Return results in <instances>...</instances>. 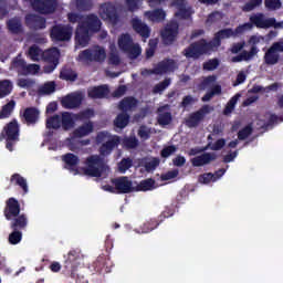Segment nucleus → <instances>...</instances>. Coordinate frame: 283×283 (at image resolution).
I'll return each instance as SVG.
<instances>
[{"label":"nucleus","instance_id":"nucleus-64","mask_svg":"<svg viewBox=\"0 0 283 283\" xmlns=\"http://www.w3.org/2000/svg\"><path fill=\"white\" fill-rule=\"evenodd\" d=\"M107 56V54L105 53V49H98L93 51V61H105V57Z\"/></svg>","mask_w":283,"mask_h":283},{"label":"nucleus","instance_id":"nucleus-9","mask_svg":"<svg viewBox=\"0 0 283 283\" xmlns=\"http://www.w3.org/2000/svg\"><path fill=\"white\" fill-rule=\"evenodd\" d=\"M99 17L104 21H108L112 25H118L120 21V15H118V9L112 2H106L99 7Z\"/></svg>","mask_w":283,"mask_h":283},{"label":"nucleus","instance_id":"nucleus-26","mask_svg":"<svg viewBox=\"0 0 283 283\" xmlns=\"http://www.w3.org/2000/svg\"><path fill=\"white\" fill-rule=\"evenodd\" d=\"M120 145V137L115 135L99 147L101 156H109Z\"/></svg>","mask_w":283,"mask_h":283},{"label":"nucleus","instance_id":"nucleus-30","mask_svg":"<svg viewBox=\"0 0 283 283\" xmlns=\"http://www.w3.org/2000/svg\"><path fill=\"white\" fill-rule=\"evenodd\" d=\"M10 227L12 231H23L28 227V217L25 214L13 217Z\"/></svg>","mask_w":283,"mask_h":283},{"label":"nucleus","instance_id":"nucleus-15","mask_svg":"<svg viewBox=\"0 0 283 283\" xmlns=\"http://www.w3.org/2000/svg\"><path fill=\"white\" fill-rule=\"evenodd\" d=\"M24 22L29 30L38 32L39 30H45L48 28V20L39 14L29 13L24 18Z\"/></svg>","mask_w":283,"mask_h":283},{"label":"nucleus","instance_id":"nucleus-61","mask_svg":"<svg viewBox=\"0 0 283 283\" xmlns=\"http://www.w3.org/2000/svg\"><path fill=\"white\" fill-rule=\"evenodd\" d=\"M40 92H41L42 94H54V92H56V83H54V82L45 83V84L41 87Z\"/></svg>","mask_w":283,"mask_h":283},{"label":"nucleus","instance_id":"nucleus-54","mask_svg":"<svg viewBox=\"0 0 283 283\" xmlns=\"http://www.w3.org/2000/svg\"><path fill=\"white\" fill-rule=\"evenodd\" d=\"M112 138H114V136H112V134H109L108 132H99L96 135V144L97 145H103L105 143H107V140H112Z\"/></svg>","mask_w":283,"mask_h":283},{"label":"nucleus","instance_id":"nucleus-16","mask_svg":"<svg viewBox=\"0 0 283 283\" xmlns=\"http://www.w3.org/2000/svg\"><path fill=\"white\" fill-rule=\"evenodd\" d=\"M211 112V107L209 105H203L199 111L191 113L188 118H186V126L190 129L193 127H198L202 120H205V116Z\"/></svg>","mask_w":283,"mask_h":283},{"label":"nucleus","instance_id":"nucleus-41","mask_svg":"<svg viewBox=\"0 0 283 283\" xmlns=\"http://www.w3.org/2000/svg\"><path fill=\"white\" fill-rule=\"evenodd\" d=\"M154 185H156V180H154L151 178L142 180L135 187V191H151V189H154Z\"/></svg>","mask_w":283,"mask_h":283},{"label":"nucleus","instance_id":"nucleus-22","mask_svg":"<svg viewBox=\"0 0 283 283\" xmlns=\"http://www.w3.org/2000/svg\"><path fill=\"white\" fill-rule=\"evenodd\" d=\"M213 160H218V155L216 153H203L193 157L190 163L192 167H205V165H209L213 163Z\"/></svg>","mask_w":283,"mask_h":283},{"label":"nucleus","instance_id":"nucleus-38","mask_svg":"<svg viewBox=\"0 0 283 283\" xmlns=\"http://www.w3.org/2000/svg\"><path fill=\"white\" fill-rule=\"evenodd\" d=\"M163 109H165V106H160L157 112L159 113L157 116V123L158 125H160L161 127H165L167 125H170L172 117L171 114L169 112L166 113H161Z\"/></svg>","mask_w":283,"mask_h":283},{"label":"nucleus","instance_id":"nucleus-63","mask_svg":"<svg viewBox=\"0 0 283 283\" xmlns=\"http://www.w3.org/2000/svg\"><path fill=\"white\" fill-rule=\"evenodd\" d=\"M78 59L80 61H94V52H92L90 49H86L78 54Z\"/></svg>","mask_w":283,"mask_h":283},{"label":"nucleus","instance_id":"nucleus-19","mask_svg":"<svg viewBox=\"0 0 283 283\" xmlns=\"http://www.w3.org/2000/svg\"><path fill=\"white\" fill-rule=\"evenodd\" d=\"M250 23L260 30H269L274 23V20L266 18L264 13H255L250 17Z\"/></svg>","mask_w":283,"mask_h":283},{"label":"nucleus","instance_id":"nucleus-43","mask_svg":"<svg viewBox=\"0 0 283 283\" xmlns=\"http://www.w3.org/2000/svg\"><path fill=\"white\" fill-rule=\"evenodd\" d=\"M14 105H17V103L14 101H10L9 103L2 106V109L0 112L1 120H3V118H10L12 112H14Z\"/></svg>","mask_w":283,"mask_h":283},{"label":"nucleus","instance_id":"nucleus-60","mask_svg":"<svg viewBox=\"0 0 283 283\" xmlns=\"http://www.w3.org/2000/svg\"><path fill=\"white\" fill-rule=\"evenodd\" d=\"M217 178L216 175H213V172H206L201 176H199V182H201L202 185H209V182H216Z\"/></svg>","mask_w":283,"mask_h":283},{"label":"nucleus","instance_id":"nucleus-50","mask_svg":"<svg viewBox=\"0 0 283 283\" xmlns=\"http://www.w3.org/2000/svg\"><path fill=\"white\" fill-rule=\"evenodd\" d=\"M94 116V109L86 108L84 111H81L80 113L74 115L75 120H88V118H92Z\"/></svg>","mask_w":283,"mask_h":283},{"label":"nucleus","instance_id":"nucleus-3","mask_svg":"<svg viewBox=\"0 0 283 283\" xmlns=\"http://www.w3.org/2000/svg\"><path fill=\"white\" fill-rule=\"evenodd\" d=\"M83 168L84 175L91 178H102L105 171L109 170V167L105 165V160L98 155H91L85 160Z\"/></svg>","mask_w":283,"mask_h":283},{"label":"nucleus","instance_id":"nucleus-25","mask_svg":"<svg viewBox=\"0 0 283 283\" xmlns=\"http://www.w3.org/2000/svg\"><path fill=\"white\" fill-rule=\"evenodd\" d=\"M62 161L64 163V169L78 174V168H76L78 167V163H81L78 156L74 155L73 153H67L62 156Z\"/></svg>","mask_w":283,"mask_h":283},{"label":"nucleus","instance_id":"nucleus-49","mask_svg":"<svg viewBox=\"0 0 283 283\" xmlns=\"http://www.w3.org/2000/svg\"><path fill=\"white\" fill-rule=\"evenodd\" d=\"M123 147L126 149H136L138 147V138L134 137H125L122 142Z\"/></svg>","mask_w":283,"mask_h":283},{"label":"nucleus","instance_id":"nucleus-11","mask_svg":"<svg viewBox=\"0 0 283 283\" xmlns=\"http://www.w3.org/2000/svg\"><path fill=\"white\" fill-rule=\"evenodd\" d=\"M176 71V61L174 59H164L154 69H146V74H155L156 76H163L168 72Z\"/></svg>","mask_w":283,"mask_h":283},{"label":"nucleus","instance_id":"nucleus-58","mask_svg":"<svg viewBox=\"0 0 283 283\" xmlns=\"http://www.w3.org/2000/svg\"><path fill=\"white\" fill-rule=\"evenodd\" d=\"M176 151H178V147H176L174 145L166 146L161 149L160 156H161V158H169V156H174V154H176Z\"/></svg>","mask_w":283,"mask_h":283},{"label":"nucleus","instance_id":"nucleus-56","mask_svg":"<svg viewBox=\"0 0 283 283\" xmlns=\"http://www.w3.org/2000/svg\"><path fill=\"white\" fill-rule=\"evenodd\" d=\"M224 145H227V139L220 138L212 146L211 143H209L208 146L203 149V151H206V149H209V147L211 151H220V149H222Z\"/></svg>","mask_w":283,"mask_h":283},{"label":"nucleus","instance_id":"nucleus-51","mask_svg":"<svg viewBox=\"0 0 283 283\" xmlns=\"http://www.w3.org/2000/svg\"><path fill=\"white\" fill-rule=\"evenodd\" d=\"M219 66H220V60L216 57L208 60L202 65L203 70H206L207 72H213V70H218Z\"/></svg>","mask_w":283,"mask_h":283},{"label":"nucleus","instance_id":"nucleus-10","mask_svg":"<svg viewBox=\"0 0 283 283\" xmlns=\"http://www.w3.org/2000/svg\"><path fill=\"white\" fill-rule=\"evenodd\" d=\"M61 56V51L56 48L49 49L42 53V59L45 63H49L44 66V72L46 74H52L53 70H56L59 65V57Z\"/></svg>","mask_w":283,"mask_h":283},{"label":"nucleus","instance_id":"nucleus-23","mask_svg":"<svg viewBox=\"0 0 283 283\" xmlns=\"http://www.w3.org/2000/svg\"><path fill=\"white\" fill-rule=\"evenodd\" d=\"M138 167H144L147 174H151V171H156L158 167H160V158L158 157H144L138 159Z\"/></svg>","mask_w":283,"mask_h":283},{"label":"nucleus","instance_id":"nucleus-5","mask_svg":"<svg viewBox=\"0 0 283 283\" xmlns=\"http://www.w3.org/2000/svg\"><path fill=\"white\" fill-rule=\"evenodd\" d=\"M21 134V127L17 119H12L3 127L0 138L3 137L7 140L6 148L9 151H14V146L19 143V136Z\"/></svg>","mask_w":283,"mask_h":283},{"label":"nucleus","instance_id":"nucleus-13","mask_svg":"<svg viewBox=\"0 0 283 283\" xmlns=\"http://www.w3.org/2000/svg\"><path fill=\"white\" fill-rule=\"evenodd\" d=\"M31 6L39 14H54L56 12V0H32Z\"/></svg>","mask_w":283,"mask_h":283},{"label":"nucleus","instance_id":"nucleus-34","mask_svg":"<svg viewBox=\"0 0 283 283\" xmlns=\"http://www.w3.org/2000/svg\"><path fill=\"white\" fill-rule=\"evenodd\" d=\"M7 28L11 34H22L23 24L19 18H12L7 21Z\"/></svg>","mask_w":283,"mask_h":283},{"label":"nucleus","instance_id":"nucleus-59","mask_svg":"<svg viewBox=\"0 0 283 283\" xmlns=\"http://www.w3.org/2000/svg\"><path fill=\"white\" fill-rule=\"evenodd\" d=\"M76 8L82 12H87L92 10V0H76Z\"/></svg>","mask_w":283,"mask_h":283},{"label":"nucleus","instance_id":"nucleus-6","mask_svg":"<svg viewBox=\"0 0 283 283\" xmlns=\"http://www.w3.org/2000/svg\"><path fill=\"white\" fill-rule=\"evenodd\" d=\"M80 260H81V254L76 250H71L67 253V256L64 261L65 273L66 275H69V277H72L73 280H75L76 283H87V281H85L83 276L81 281V276H78V274L76 273L81 264V262H78Z\"/></svg>","mask_w":283,"mask_h":283},{"label":"nucleus","instance_id":"nucleus-28","mask_svg":"<svg viewBox=\"0 0 283 283\" xmlns=\"http://www.w3.org/2000/svg\"><path fill=\"white\" fill-rule=\"evenodd\" d=\"M96 273H109V258L105 254L97 256L96 261L93 263Z\"/></svg>","mask_w":283,"mask_h":283},{"label":"nucleus","instance_id":"nucleus-52","mask_svg":"<svg viewBox=\"0 0 283 283\" xmlns=\"http://www.w3.org/2000/svg\"><path fill=\"white\" fill-rule=\"evenodd\" d=\"M21 240H23V232H21L20 230H13L9 234V244H19Z\"/></svg>","mask_w":283,"mask_h":283},{"label":"nucleus","instance_id":"nucleus-2","mask_svg":"<svg viewBox=\"0 0 283 283\" xmlns=\"http://www.w3.org/2000/svg\"><path fill=\"white\" fill-rule=\"evenodd\" d=\"M101 19L98 15L91 13L86 15L78 24L75 30V42L81 48H86L90 44V39L92 34H96V32H101Z\"/></svg>","mask_w":283,"mask_h":283},{"label":"nucleus","instance_id":"nucleus-55","mask_svg":"<svg viewBox=\"0 0 283 283\" xmlns=\"http://www.w3.org/2000/svg\"><path fill=\"white\" fill-rule=\"evenodd\" d=\"M262 6V0H250L242 7V12H252L255 8Z\"/></svg>","mask_w":283,"mask_h":283},{"label":"nucleus","instance_id":"nucleus-33","mask_svg":"<svg viewBox=\"0 0 283 283\" xmlns=\"http://www.w3.org/2000/svg\"><path fill=\"white\" fill-rule=\"evenodd\" d=\"M138 105V99L135 97H125L119 102L118 108L120 112L127 114V112H132Z\"/></svg>","mask_w":283,"mask_h":283},{"label":"nucleus","instance_id":"nucleus-45","mask_svg":"<svg viewBox=\"0 0 283 283\" xmlns=\"http://www.w3.org/2000/svg\"><path fill=\"white\" fill-rule=\"evenodd\" d=\"M118 171L119 174H126L128 169H132L134 167V160L129 157L123 158L118 164Z\"/></svg>","mask_w":283,"mask_h":283},{"label":"nucleus","instance_id":"nucleus-14","mask_svg":"<svg viewBox=\"0 0 283 283\" xmlns=\"http://www.w3.org/2000/svg\"><path fill=\"white\" fill-rule=\"evenodd\" d=\"M180 25L178 22L174 21L168 23L161 31V41L164 45H174V42L178 38V30Z\"/></svg>","mask_w":283,"mask_h":283},{"label":"nucleus","instance_id":"nucleus-4","mask_svg":"<svg viewBox=\"0 0 283 283\" xmlns=\"http://www.w3.org/2000/svg\"><path fill=\"white\" fill-rule=\"evenodd\" d=\"M46 129H62L70 132L74 127V118L70 112H63L61 115L55 114L46 118Z\"/></svg>","mask_w":283,"mask_h":283},{"label":"nucleus","instance_id":"nucleus-27","mask_svg":"<svg viewBox=\"0 0 283 283\" xmlns=\"http://www.w3.org/2000/svg\"><path fill=\"white\" fill-rule=\"evenodd\" d=\"M88 98H107L109 96V87L107 85L93 86L87 90Z\"/></svg>","mask_w":283,"mask_h":283},{"label":"nucleus","instance_id":"nucleus-37","mask_svg":"<svg viewBox=\"0 0 283 283\" xmlns=\"http://www.w3.org/2000/svg\"><path fill=\"white\" fill-rule=\"evenodd\" d=\"M11 185H14L15 187H20L22 189L23 193H28V180L23 178L20 174H13L10 178Z\"/></svg>","mask_w":283,"mask_h":283},{"label":"nucleus","instance_id":"nucleus-36","mask_svg":"<svg viewBox=\"0 0 283 283\" xmlns=\"http://www.w3.org/2000/svg\"><path fill=\"white\" fill-rule=\"evenodd\" d=\"M160 224H163V222L160 221V219L157 218H153L149 219L148 221L144 222L140 226V231L142 233H151V231H154V229H158V227H160Z\"/></svg>","mask_w":283,"mask_h":283},{"label":"nucleus","instance_id":"nucleus-24","mask_svg":"<svg viewBox=\"0 0 283 283\" xmlns=\"http://www.w3.org/2000/svg\"><path fill=\"white\" fill-rule=\"evenodd\" d=\"M22 117L25 124L36 125L39 123V118H41V111L34 106L27 107L22 114Z\"/></svg>","mask_w":283,"mask_h":283},{"label":"nucleus","instance_id":"nucleus-62","mask_svg":"<svg viewBox=\"0 0 283 283\" xmlns=\"http://www.w3.org/2000/svg\"><path fill=\"white\" fill-rule=\"evenodd\" d=\"M264 3L268 10H280L282 8L281 0H265Z\"/></svg>","mask_w":283,"mask_h":283},{"label":"nucleus","instance_id":"nucleus-31","mask_svg":"<svg viewBox=\"0 0 283 283\" xmlns=\"http://www.w3.org/2000/svg\"><path fill=\"white\" fill-rule=\"evenodd\" d=\"M145 17L153 21V23H163V21L167 18V13L163 9H155L153 11H146Z\"/></svg>","mask_w":283,"mask_h":283},{"label":"nucleus","instance_id":"nucleus-44","mask_svg":"<svg viewBox=\"0 0 283 283\" xmlns=\"http://www.w3.org/2000/svg\"><path fill=\"white\" fill-rule=\"evenodd\" d=\"M191 14H193V9L191 7H182L181 9H178V11L175 13V17L177 19H182L184 21H188V19H191Z\"/></svg>","mask_w":283,"mask_h":283},{"label":"nucleus","instance_id":"nucleus-53","mask_svg":"<svg viewBox=\"0 0 283 283\" xmlns=\"http://www.w3.org/2000/svg\"><path fill=\"white\" fill-rule=\"evenodd\" d=\"M253 134V126L247 125L238 133L239 140H247Z\"/></svg>","mask_w":283,"mask_h":283},{"label":"nucleus","instance_id":"nucleus-1","mask_svg":"<svg viewBox=\"0 0 283 283\" xmlns=\"http://www.w3.org/2000/svg\"><path fill=\"white\" fill-rule=\"evenodd\" d=\"M231 36H235L233 29L219 30L211 41L208 42L206 39H200L196 42H192L182 50L181 54L182 56H186V59L198 61L200 56H205V54H211L214 48H220V45H222V40L231 39Z\"/></svg>","mask_w":283,"mask_h":283},{"label":"nucleus","instance_id":"nucleus-20","mask_svg":"<svg viewBox=\"0 0 283 283\" xmlns=\"http://www.w3.org/2000/svg\"><path fill=\"white\" fill-rule=\"evenodd\" d=\"M130 24L133 30L142 36V39H149L151 36V29L149 25L143 22V20L138 18H133L130 20Z\"/></svg>","mask_w":283,"mask_h":283},{"label":"nucleus","instance_id":"nucleus-42","mask_svg":"<svg viewBox=\"0 0 283 283\" xmlns=\"http://www.w3.org/2000/svg\"><path fill=\"white\" fill-rule=\"evenodd\" d=\"M242 95L240 93H237L234 96H232L229 102L227 103L224 109H223V114L227 116L229 114H231L233 112V109H235V105H238V101H240V97Z\"/></svg>","mask_w":283,"mask_h":283},{"label":"nucleus","instance_id":"nucleus-39","mask_svg":"<svg viewBox=\"0 0 283 283\" xmlns=\"http://www.w3.org/2000/svg\"><path fill=\"white\" fill-rule=\"evenodd\" d=\"M129 125V114L127 113H119L116 118L114 119V126L117 129H125Z\"/></svg>","mask_w":283,"mask_h":283},{"label":"nucleus","instance_id":"nucleus-35","mask_svg":"<svg viewBox=\"0 0 283 283\" xmlns=\"http://www.w3.org/2000/svg\"><path fill=\"white\" fill-rule=\"evenodd\" d=\"M60 78L62 81L74 83V81L78 78V73H76V71H74L71 66H64L60 72Z\"/></svg>","mask_w":283,"mask_h":283},{"label":"nucleus","instance_id":"nucleus-46","mask_svg":"<svg viewBox=\"0 0 283 283\" xmlns=\"http://www.w3.org/2000/svg\"><path fill=\"white\" fill-rule=\"evenodd\" d=\"M171 85V78L166 77L153 87V94H163Z\"/></svg>","mask_w":283,"mask_h":283},{"label":"nucleus","instance_id":"nucleus-57","mask_svg":"<svg viewBox=\"0 0 283 283\" xmlns=\"http://www.w3.org/2000/svg\"><path fill=\"white\" fill-rule=\"evenodd\" d=\"M260 52V49L258 46H251L250 51H242L241 56L243 61H251L255 54Z\"/></svg>","mask_w":283,"mask_h":283},{"label":"nucleus","instance_id":"nucleus-8","mask_svg":"<svg viewBox=\"0 0 283 283\" xmlns=\"http://www.w3.org/2000/svg\"><path fill=\"white\" fill-rule=\"evenodd\" d=\"M74 28L71 24H54L50 30V39L54 43H65L72 40Z\"/></svg>","mask_w":283,"mask_h":283},{"label":"nucleus","instance_id":"nucleus-47","mask_svg":"<svg viewBox=\"0 0 283 283\" xmlns=\"http://www.w3.org/2000/svg\"><path fill=\"white\" fill-rule=\"evenodd\" d=\"M217 80L216 75H209L207 77H205L198 85V90L200 92H205V90H207V87H211V85H213V82Z\"/></svg>","mask_w":283,"mask_h":283},{"label":"nucleus","instance_id":"nucleus-29","mask_svg":"<svg viewBox=\"0 0 283 283\" xmlns=\"http://www.w3.org/2000/svg\"><path fill=\"white\" fill-rule=\"evenodd\" d=\"M263 61L265 65H277L280 63V53L271 45L264 53Z\"/></svg>","mask_w":283,"mask_h":283},{"label":"nucleus","instance_id":"nucleus-7","mask_svg":"<svg viewBox=\"0 0 283 283\" xmlns=\"http://www.w3.org/2000/svg\"><path fill=\"white\" fill-rule=\"evenodd\" d=\"M118 48L122 52L128 54V57L132 59V61L138 59L140 54H143V49H140L139 44H134V39H132L129 33H124L119 36Z\"/></svg>","mask_w":283,"mask_h":283},{"label":"nucleus","instance_id":"nucleus-40","mask_svg":"<svg viewBox=\"0 0 283 283\" xmlns=\"http://www.w3.org/2000/svg\"><path fill=\"white\" fill-rule=\"evenodd\" d=\"M12 82L10 80L0 81V98H6L12 94Z\"/></svg>","mask_w":283,"mask_h":283},{"label":"nucleus","instance_id":"nucleus-12","mask_svg":"<svg viewBox=\"0 0 283 283\" xmlns=\"http://www.w3.org/2000/svg\"><path fill=\"white\" fill-rule=\"evenodd\" d=\"M12 66L17 70L20 76H28V74H36L41 66L39 64H28L25 60L21 57H15L12 61Z\"/></svg>","mask_w":283,"mask_h":283},{"label":"nucleus","instance_id":"nucleus-17","mask_svg":"<svg viewBox=\"0 0 283 283\" xmlns=\"http://www.w3.org/2000/svg\"><path fill=\"white\" fill-rule=\"evenodd\" d=\"M112 184L116 189V193H134L135 191L134 182L127 176L112 179Z\"/></svg>","mask_w":283,"mask_h":283},{"label":"nucleus","instance_id":"nucleus-18","mask_svg":"<svg viewBox=\"0 0 283 283\" xmlns=\"http://www.w3.org/2000/svg\"><path fill=\"white\" fill-rule=\"evenodd\" d=\"M82 103L83 95L80 93H71L64 96L61 101V105L64 109H76V107H81Z\"/></svg>","mask_w":283,"mask_h":283},{"label":"nucleus","instance_id":"nucleus-48","mask_svg":"<svg viewBox=\"0 0 283 283\" xmlns=\"http://www.w3.org/2000/svg\"><path fill=\"white\" fill-rule=\"evenodd\" d=\"M29 56L31 61H40L41 56H43V51L38 45H32L29 48Z\"/></svg>","mask_w":283,"mask_h":283},{"label":"nucleus","instance_id":"nucleus-32","mask_svg":"<svg viewBox=\"0 0 283 283\" xmlns=\"http://www.w3.org/2000/svg\"><path fill=\"white\" fill-rule=\"evenodd\" d=\"M94 132V124L92 122L85 123L82 126L77 127L73 132L74 138H83L85 136H90Z\"/></svg>","mask_w":283,"mask_h":283},{"label":"nucleus","instance_id":"nucleus-21","mask_svg":"<svg viewBox=\"0 0 283 283\" xmlns=\"http://www.w3.org/2000/svg\"><path fill=\"white\" fill-rule=\"evenodd\" d=\"M21 213V205L19 200L13 197L7 200V207L4 209V217L7 220H12V218H17Z\"/></svg>","mask_w":283,"mask_h":283}]
</instances>
